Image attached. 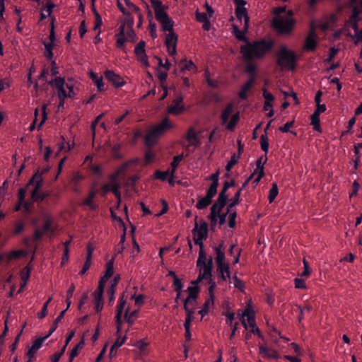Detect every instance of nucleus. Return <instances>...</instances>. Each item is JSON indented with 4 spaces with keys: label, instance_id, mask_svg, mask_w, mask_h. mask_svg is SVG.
Instances as JSON below:
<instances>
[{
    "label": "nucleus",
    "instance_id": "f257e3e1",
    "mask_svg": "<svg viewBox=\"0 0 362 362\" xmlns=\"http://www.w3.org/2000/svg\"><path fill=\"white\" fill-rule=\"evenodd\" d=\"M273 46L272 41L260 40L252 42H247L246 44L241 45L240 53L245 60L252 59H260L269 51Z\"/></svg>",
    "mask_w": 362,
    "mask_h": 362
},
{
    "label": "nucleus",
    "instance_id": "f03ea898",
    "mask_svg": "<svg viewBox=\"0 0 362 362\" xmlns=\"http://www.w3.org/2000/svg\"><path fill=\"white\" fill-rule=\"evenodd\" d=\"M276 63L282 69H287L289 71H294L297 66L298 56L293 50L289 49L286 46L280 47L276 53Z\"/></svg>",
    "mask_w": 362,
    "mask_h": 362
},
{
    "label": "nucleus",
    "instance_id": "7ed1b4c3",
    "mask_svg": "<svg viewBox=\"0 0 362 362\" xmlns=\"http://www.w3.org/2000/svg\"><path fill=\"white\" fill-rule=\"evenodd\" d=\"M296 21L288 16H274L272 21V28L280 36L288 37L292 35Z\"/></svg>",
    "mask_w": 362,
    "mask_h": 362
},
{
    "label": "nucleus",
    "instance_id": "20e7f679",
    "mask_svg": "<svg viewBox=\"0 0 362 362\" xmlns=\"http://www.w3.org/2000/svg\"><path fill=\"white\" fill-rule=\"evenodd\" d=\"M173 128V124L169 120L168 117L163 118L162 122L152 127L145 136V144L148 147H151L158 142V138L163 135L166 130Z\"/></svg>",
    "mask_w": 362,
    "mask_h": 362
},
{
    "label": "nucleus",
    "instance_id": "39448f33",
    "mask_svg": "<svg viewBox=\"0 0 362 362\" xmlns=\"http://www.w3.org/2000/svg\"><path fill=\"white\" fill-rule=\"evenodd\" d=\"M168 6H164L163 3L153 7L156 19L161 24L162 30L164 32H173L174 21L169 17L166 12Z\"/></svg>",
    "mask_w": 362,
    "mask_h": 362
},
{
    "label": "nucleus",
    "instance_id": "423d86ee",
    "mask_svg": "<svg viewBox=\"0 0 362 362\" xmlns=\"http://www.w3.org/2000/svg\"><path fill=\"white\" fill-rule=\"evenodd\" d=\"M115 38L116 47L126 52L125 42L130 41L132 42H135L137 37L133 28L127 29V33L125 34V25L122 24L119 26V33L115 35Z\"/></svg>",
    "mask_w": 362,
    "mask_h": 362
},
{
    "label": "nucleus",
    "instance_id": "0eeeda50",
    "mask_svg": "<svg viewBox=\"0 0 362 362\" xmlns=\"http://www.w3.org/2000/svg\"><path fill=\"white\" fill-rule=\"evenodd\" d=\"M56 228L52 226V219L50 216H46L44 218V223L41 228H36L33 233V240L39 241L42 239L43 235L48 233L53 234Z\"/></svg>",
    "mask_w": 362,
    "mask_h": 362
},
{
    "label": "nucleus",
    "instance_id": "6e6552de",
    "mask_svg": "<svg viewBox=\"0 0 362 362\" xmlns=\"http://www.w3.org/2000/svg\"><path fill=\"white\" fill-rule=\"evenodd\" d=\"M178 40V35L174 32H169L166 34L165 39V45L167 51L170 56H174L177 53V43Z\"/></svg>",
    "mask_w": 362,
    "mask_h": 362
},
{
    "label": "nucleus",
    "instance_id": "1a4fd4ad",
    "mask_svg": "<svg viewBox=\"0 0 362 362\" xmlns=\"http://www.w3.org/2000/svg\"><path fill=\"white\" fill-rule=\"evenodd\" d=\"M197 219V216H195L194 228L192 233L194 237L206 240L208 237V224L204 219H201L199 226Z\"/></svg>",
    "mask_w": 362,
    "mask_h": 362
},
{
    "label": "nucleus",
    "instance_id": "9d476101",
    "mask_svg": "<svg viewBox=\"0 0 362 362\" xmlns=\"http://www.w3.org/2000/svg\"><path fill=\"white\" fill-rule=\"evenodd\" d=\"M183 102V96L180 93L172 102V104L167 108L168 114L173 115H178L181 114L184 110L185 106L182 104Z\"/></svg>",
    "mask_w": 362,
    "mask_h": 362
},
{
    "label": "nucleus",
    "instance_id": "9b49d317",
    "mask_svg": "<svg viewBox=\"0 0 362 362\" xmlns=\"http://www.w3.org/2000/svg\"><path fill=\"white\" fill-rule=\"evenodd\" d=\"M146 42L144 40H141L134 48V54L136 56L138 60L144 64L146 67L150 66L148 57L146 54L145 50Z\"/></svg>",
    "mask_w": 362,
    "mask_h": 362
},
{
    "label": "nucleus",
    "instance_id": "f8f14e48",
    "mask_svg": "<svg viewBox=\"0 0 362 362\" xmlns=\"http://www.w3.org/2000/svg\"><path fill=\"white\" fill-rule=\"evenodd\" d=\"M360 6L362 7V0L360 1ZM362 12L357 6H354L352 13L346 24H351L355 33L359 32L358 22L361 21L359 14Z\"/></svg>",
    "mask_w": 362,
    "mask_h": 362
},
{
    "label": "nucleus",
    "instance_id": "ddd939ff",
    "mask_svg": "<svg viewBox=\"0 0 362 362\" xmlns=\"http://www.w3.org/2000/svg\"><path fill=\"white\" fill-rule=\"evenodd\" d=\"M315 37V30L314 26L312 25L308 35L305 40L303 49L305 51H314L316 49L317 45V42Z\"/></svg>",
    "mask_w": 362,
    "mask_h": 362
},
{
    "label": "nucleus",
    "instance_id": "4468645a",
    "mask_svg": "<svg viewBox=\"0 0 362 362\" xmlns=\"http://www.w3.org/2000/svg\"><path fill=\"white\" fill-rule=\"evenodd\" d=\"M49 85L54 86L58 93V98H67L66 91L64 89L65 78L64 77H56L54 79L47 81Z\"/></svg>",
    "mask_w": 362,
    "mask_h": 362
},
{
    "label": "nucleus",
    "instance_id": "2eb2a0df",
    "mask_svg": "<svg viewBox=\"0 0 362 362\" xmlns=\"http://www.w3.org/2000/svg\"><path fill=\"white\" fill-rule=\"evenodd\" d=\"M114 262H115V257H112L111 259H110L105 266V272L103 276H101L99 283L98 286L105 288V283L107 281V280L113 275L114 274Z\"/></svg>",
    "mask_w": 362,
    "mask_h": 362
},
{
    "label": "nucleus",
    "instance_id": "dca6fc26",
    "mask_svg": "<svg viewBox=\"0 0 362 362\" xmlns=\"http://www.w3.org/2000/svg\"><path fill=\"white\" fill-rule=\"evenodd\" d=\"M104 75L105 78L112 83L115 88L122 87L125 83L122 78L112 70H106Z\"/></svg>",
    "mask_w": 362,
    "mask_h": 362
},
{
    "label": "nucleus",
    "instance_id": "f3484780",
    "mask_svg": "<svg viewBox=\"0 0 362 362\" xmlns=\"http://www.w3.org/2000/svg\"><path fill=\"white\" fill-rule=\"evenodd\" d=\"M211 266V270L213 269V258L210 256L209 258L206 257L205 250H199L198 259L197 260V267L201 270L204 269L206 267Z\"/></svg>",
    "mask_w": 362,
    "mask_h": 362
},
{
    "label": "nucleus",
    "instance_id": "a211bd4d",
    "mask_svg": "<svg viewBox=\"0 0 362 362\" xmlns=\"http://www.w3.org/2000/svg\"><path fill=\"white\" fill-rule=\"evenodd\" d=\"M103 293L104 288L98 286L97 289L93 293L95 301V310L100 313L103 308Z\"/></svg>",
    "mask_w": 362,
    "mask_h": 362
},
{
    "label": "nucleus",
    "instance_id": "6ab92c4d",
    "mask_svg": "<svg viewBox=\"0 0 362 362\" xmlns=\"http://www.w3.org/2000/svg\"><path fill=\"white\" fill-rule=\"evenodd\" d=\"M216 194L214 192L207 189L205 197L199 199L196 204L197 209L201 210L206 208L212 202V198Z\"/></svg>",
    "mask_w": 362,
    "mask_h": 362
},
{
    "label": "nucleus",
    "instance_id": "aec40b11",
    "mask_svg": "<svg viewBox=\"0 0 362 362\" xmlns=\"http://www.w3.org/2000/svg\"><path fill=\"white\" fill-rule=\"evenodd\" d=\"M235 13L236 18L239 21H241L242 18H244V29L245 31H247L249 27L250 17L247 14L246 8H235Z\"/></svg>",
    "mask_w": 362,
    "mask_h": 362
},
{
    "label": "nucleus",
    "instance_id": "412c9836",
    "mask_svg": "<svg viewBox=\"0 0 362 362\" xmlns=\"http://www.w3.org/2000/svg\"><path fill=\"white\" fill-rule=\"evenodd\" d=\"M245 316H247V322H248L249 326L251 325H255L256 324L255 315L254 310L250 309V308H245V310H244V312H243V313L242 315V323L244 325L245 329L247 328V325L245 322V320L244 319Z\"/></svg>",
    "mask_w": 362,
    "mask_h": 362
},
{
    "label": "nucleus",
    "instance_id": "4be33fe9",
    "mask_svg": "<svg viewBox=\"0 0 362 362\" xmlns=\"http://www.w3.org/2000/svg\"><path fill=\"white\" fill-rule=\"evenodd\" d=\"M255 81V76H250L248 81L242 86L238 96L242 100L247 99V91L250 90Z\"/></svg>",
    "mask_w": 362,
    "mask_h": 362
},
{
    "label": "nucleus",
    "instance_id": "5701e85b",
    "mask_svg": "<svg viewBox=\"0 0 362 362\" xmlns=\"http://www.w3.org/2000/svg\"><path fill=\"white\" fill-rule=\"evenodd\" d=\"M259 353L264 354V356L266 358H276V359L279 358V353L277 352V351H276L274 349H269V348L264 346H260L259 347Z\"/></svg>",
    "mask_w": 362,
    "mask_h": 362
},
{
    "label": "nucleus",
    "instance_id": "b1692460",
    "mask_svg": "<svg viewBox=\"0 0 362 362\" xmlns=\"http://www.w3.org/2000/svg\"><path fill=\"white\" fill-rule=\"evenodd\" d=\"M126 339V336L123 337L122 339L120 338V336L118 337L110 348L109 353L110 358L116 356L117 349L125 342Z\"/></svg>",
    "mask_w": 362,
    "mask_h": 362
},
{
    "label": "nucleus",
    "instance_id": "393cba45",
    "mask_svg": "<svg viewBox=\"0 0 362 362\" xmlns=\"http://www.w3.org/2000/svg\"><path fill=\"white\" fill-rule=\"evenodd\" d=\"M228 197H218L217 200L211 206V211L216 212H221L223 207L226 205Z\"/></svg>",
    "mask_w": 362,
    "mask_h": 362
},
{
    "label": "nucleus",
    "instance_id": "a878e982",
    "mask_svg": "<svg viewBox=\"0 0 362 362\" xmlns=\"http://www.w3.org/2000/svg\"><path fill=\"white\" fill-rule=\"evenodd\" d=\"M186 139L190 142V145L197 146L200 142L193 127H190L187 132Z\"/></svg>",
    "mask_w": 362,
    "mask_h": 362
},
{
    "label": "nucleus",
    "instance_id": "bb28decb",
    "mask_svg": "<svg viewBox=\"0 0 362 362\" xmlns=\"http://www.w3.org/2000/svg\"><path fill=\"white\" fill-rule=\"evenodd\" d=\"M219 170H217V171L212 175H210L208 178L206 180H211L212 183L210 185L208 189L211 190L214 192V193H217V187L218 186V177H219Z\"/></svg>",
    "mask_w": 362,
    "mask_h": 362
},
{
    "label": "nucleus",
    "instance_id": "cd10ccee",
    "mask_svg": "<svg viewBox=\"0 0 362 362\" xmlns=\"http://www.w3.org/2000/svg\"><path fill=\"white\" fill-rule=\"evenodd\" d=\"M310 124L313 126V129L319 133H322V129L320 126V115L314 112L310 116Z\"/></svg>",
    "mask_w": 362,
    "mask_h": 362
},
{
    "label": "nucleus",
    "instance_id": "c85d7f7f",
    "mask_svg": "<svg viewBox=\"0 0 362 362\" xmlns=\"http://www.w3.org/2000/svg\"><path fill=\"white\" fill-rule=\"evenodd\" d=\"M85 345L84 337H82L80 341L73 348L69 355V362H72L74 358L78 355V351L82 349Z\"/></svg>",
    "mask_w": 362,
    "mask_h": 362
},
{
    "label": "nucleus",
    "instance_id": "c756f323",
    "mask_svg": "<svg viewBox=\"0 0 362 362\" xmlns=\"http://www.w3.org/2000/svg\"><path fill=\"white\" fill-rule=\"evenodd\" d=\"M223 249V242H221L217 247H215L216 257L215 258L216 264L225 262V252L222 250Z\"/></svg>",
    "mask_w": 362,
    "mask_h": 362
},
{
    "label": "nucleus",
    "instance_id": "7c9ffc66",
    "mask_svg": "<svg viewBox=\"0 0 362 362\" xmlns=\"http://www.w3.org/2000/svg\"><path fill=\"white\" fill-rule=\"evenodd\" d=\"M210 276H212V271L211 266L209 265V267H206L204 269L201 270V269H199V275L197 279L200 283L204 279L207 280Z\"/></svg>",
    "mask_w": 362,
    "mask_h": 362
},
{
    "label": "nucleus",
    "instance_id": "2f4dec72",
    "mask_svg": "<svg viewBox=\"0 0 362 362\" xmlns=\"http://www.w3.org/2000/svg\"><path fill=\"white\" fill-rule=\"evenodd\" d=\"M90 76L93 81L95 83L97 86L98 90L101 92L104 90V83L103 79L102 76H98L97 74L90 72Z\"/></svg>",
    "mask_w": 362,
    "mask_h": 362
},
{
    "label": "nucleus",
    "instance_id": "473e14b6",
    "mask_svg": "<svg viewBox=\"0 0 362 362\" xmlns=\"http://www.w3.org/2000/svg\"><path fill=\"white\" fill-rule=\"evenodd\" d=\"M233 105L231 103H230L226 105L225 109L223 110L221 115V119L223 124H226L228 122L230 115L233 111Z\"/></svg>",
    "mask_w": 362,
    "mask_h": 362
},
{
    "label": "nucleus",
    "instance_id": "72a5a7b5",
    "mask_svg": "<svg viewBox=\"0 0 362 362\" xmlns=\"http://www.w3.org/2000/svg\"><path fill=\"white\" fill-rule=\"evenodd\" d=\"M186 291L188 293V296L189 298H192V301L194 303H197L199 293L200 292V288L198 286H189Z\"/></svg>",
    "mask_w": 362,
    "mask_h": 362
},
{
    "label": "nucleus",
    "instance_id": "f704fd0d",
    "mask_svg": "<svg viewBox=\"0 0 362 362\" xmlns=\"http://www.w3.org/2000/svg\"><path fill=\"white\" fill-rule=\"evenodd\" d=\"M240 190H238L233 197L229 200V203L227 206V213H229L232 208L238 205L240 203Z\"/></svg>",
    "mask_w": 362,
    "mask_h": 362
},
{
    "label": "nucleus",
    "instance_id": "c9c22d12",
    "mask_svg": "<svg viewBox=\"0 0 362 362\" xmlns=\"http://www.w3.org/2000/svg\"><path fill=\"white\" fill-rule=\"evenodd\" d=\"M138 161H139V159H137V158L129 160L128 161L124 162L119 167H118L115 172L119 176L120 175L124 174L125 173L127 168L131 164L137 163Z\"/></svg>",
    "mask_w": 362,
    "mask_h": 362
},
{
    "label": "nucleus",
    "instance_id": "e433bc0d",
    "mask_svg": "<svg viewBox=\"0 0 362 362\" xmlns=\"http://www.w3.org/2000/svg\"><path fill=\"white\" fill-rule=\"evenodd\" d=\"M214 300H215V298H212V300H211V297H209L205 300L202 309L199 311V314H200L202 315V317H204L209 313V305H210V304L214 305Z\"/></svg>",
    "mask_w": 362,
    "mask_h": 362
},
{
    "label": "nucleus",
    "instance_id": "4c0bfd02",
    "mask_svg": "<svg viewBox=\"0 0 362 362\" xmlns=\"http://www.w3.org/2000/svg\"><path fill=\"white\" fill-rule=\"evenodd\" d=\"M95 196V192L94 190H91L88 197L83 201V204L86 206H89L91 209L95 210L98 208V205L94 204L93 202V199Z\"/></svg>",
    "mask_w": 362,
    "mask_h": 362
},
{
    "label": "nucleus",
    "instance_id": "58836bf2",
    "mask_svg": "<svg viewBox=\"0 0 362 362\" xmlns=\"http://www.w3.org/2000/svg\"><path fill=\"white\" fill-rule=\"evenodd\" d=\"M139 310H134L129 313V308L127 309L124 313L125 321L131 326L134 322V318L137 317Z\"/></svg>",
    "mask_w": 362,
    "mask_h": 362
},
{
    "label": "nucleus",
    "instance_id": "ea45409f",
    "mask_svg": "<svg viewBox=\"0 0 362 362\" xmlns=\"http://www.w3.org/2000/svg\"><path fill=\"white\" fill-rule=\"evenodd\" d=\"M240 119V112L238 111L233 115L230 121L226 125V129L229 131H233Z\"/></svg>",
    "mask_w": 362,
    "mask_h": 362
},
{
    "label": "nucleus",
    "instance_id": "a19ab883",
    "mask_svg": "<svg viewBox=\"0 0 362 362\" xmlns=\"http://www.w3.org/2000/svg\"><path fill=\"white\" fill-rule=\"evenodd\" d=\"M279 194L278 185L276 182H273L269 192L268 199L269 203H272Z\"/></svg>",
    "mask_w": 362,
    "mask_h": 362
},
{
    "label": "nucleus",
    "instance_id": "79ce46f5",
    "mask_svg": "<svg viewBox=\"0 0 362 362\" xmlns=\"http://www.w3.org/2000/svg\"><path fill=\"white\" fill-rule=\"evenodd\" d=\"M233 33L238 40L246 42L248 41L247 37L245 35V33L240 30L238 27L235 25H233Z\"/></svg>",
    "mask_w": 362,
    "mask_h": 362
},
{
    "label": "nucleus",
    "instance_id": "37998d69",
    "mask_svg": "<svg viewBox=\"0 0 362 362\" xmlns=\"http://www.w3.org/2000/svg\"><path fill=\"white\" fill-rule=\"evenodd\" d=\"M184 158V154L181 153L180 155L175 156L173 157V160L170 163L171 166V172L170 174H175L177 166L179 165L180 162Z\"/></svg>",
    "mask_w": 362,
    "mask_h": 362
},
{
    "label": "nucleus",
    "instance_id": "c03bdc74",
    "mask_svg": "<svg viewBox=\"0 0 362 362\" xmlns=\"http://www.w3.org/2000/svg\"><path fill=\"white\" fill-rule=\"evenodd\" d=\"M48 196H49L48 193L38 191V192L35 193V196H33V194H31V199H32L33 202L40 203L45 199H46Z\"/></svg>",
    "mask_w": 362,
    "mask_h": 362
},
{
    "label": "nucleus",
    "instance_id": "a18cd8bd",
    "mask_svg": "<svg viewBox=\"0 0 362 362\" xmlns=\"http://www.w3.org/2000/svg\"><path fill=\"white\" fill-rule=\"evenodd\" d=\"M260 145L262 150L267 154L269 151L268 134H262L261 135Z\"/></svg>",
    "mask_w": 362,
    "mask_h": 362
},
{
    "label": "nucleus",
    "instance_id": "49530a36",
    "mask_svg": "<svg viewBox=\"0 0 362 362\" xmlns=\"http://www.w3.org/2000/svg\"><path fill=\"white\" fill-rule=\"evenodd\" d=\"M30 271L31 267L29 264H28L23 269V270L21 272V279L22 282H25V284H27V281L30 278Z\"/></svg>",
    "mask_w": 362,
    "mask_h": 362
},
{
    "label": "nucleus",
    "instance_id": "de8ad7c7",
    "mask_svg": "<svg viewBox=\"0 0 362 362\" xmlns=\"http://www.w3.org/2000/svg\"><path fill=\"white\" fill-rule=\"evenodd\" d=\"M121 148V144H117L114 145L112 148V156L114 159L120 160L123 158L124 156L121 153H119V150Z\"/></svg>",
    "mask_w": 362,
    "mask_h": 362
},
{
    "label": "nucleus",
    "instance_id": "09e8293b",
    "mask_svg": "<svg viewBox=\"0 0 362 362\" xmlns=\"http://www.w3.org/2000/svg\"><path fill=\"white\" fill-rule=\"evenodd\" d=\"M10 315V311L8 310L7 312V315L6 317V319L4 320V329L1 334H0V346H2L4 344L5 341V337L7 334V332L8 331V318Z\"/></svg>",
    "mask_w": 362,
    "mask_h": 362
},
{
    "label": "nucleus",
    "instance_id": "8fccbe9b",
    "mask_svg": "<svg viewBox=\"0 0 362 362\" xmlns=\"http://www.w3.org/2000/svg\"><path fill=\"white\" fill-rule=\"evenodd\" d=\"M25 255V252L23 250H13L10 252L7 255L8 262H10L13 259H16L22 257Z\"/></svg>",
    "mask_w": 362,
    "mask_h": 362
},
{
    "label": "nucleus",
    "instance_id": "3c124183",
    "mask_svg": "<svg viewBox=\"0 0 362 362\" xmlns=\"http://www.w3.org/2000/svg\"><path fill=\"white\" fill-rule=\"evenodd\" d=\"M207 280L209 281L208 283L209 284V287L208 288L209 297H211V300H212V298H215L214 290L216 288V284L215 281L212 279V276L208 278Z\"/></svg>",
    "mask_w": 362,
    "mask_h": 362
},
{
    "label": "nucleus",
    "instance_id": "603ef678",
    "mask_svg": "<svg viewBox=\"0 0 362 362\" xmlns=\"http://www.w3.org/2000/svg\"><path fill=\"white\" fill-rule=\"evenodd\" d=\"M44 183L43 178L41 177L40 175H38L37 179L36 180L34 185V189L31 192V194H33V196L35 195V193L38 192V191H40V189L42 188Z\"/></svg>",
    "mask_w": 362,
    "mask_h": 362
},
{
    "label": "nucleus",
    "instance_id": "864d4df0",
    "mask_svg": "<svg viewBox=\"0 0 362 362\" xmlns=\"http://www.w3.org/2000/svg\"><path fill=\"white\" fill-rule=\"evenodd\" d=\"M240 158L238 156H236V153H233L230 157V160L228 162L226 165V170L229 172L233 167L238 162Z\"/></svg>",
    "mask_w": 362,
    "mask_h": 362
},
{
    "label": "nucleus",
    "instance_id": "5fc2aeb1",
    "mask_svg": "<svg viewBox=\"0 0 362 362\" xmlns=\"http://www.w3.org/2000/svg\"><path fill=\"white\" fill-rule=\"evenodd\" d=\"M125 16L124 18V25L127 26L128 29L133 28L134 23V19L133 16L129 13H127L126 14H124Z\"/></svg>",
    "mask_w": 362,
    "mask_h": 362
},
{
    "label": "nucleus",
    "instance_id": "6e6d98bb",
    "mask_svg": "<svg viewBox=\"0 0 362 362\" xmlns=\"http://www.w3.org/2000/svg\"><path fill=\"white\" fill-rule=\"evenodd\" d=\"M191 303H194V301H192V298H189V296L185 299H184L183 308L185 313L194 312V308H190Z\"/></svg>",
    "mask_w": 362,
    "mask_h": 362
},
{
    "label": "nucleus",
    "instance_id": "4d7b16f0",
    "mask_svg": "<svg viewBox=\"0 0 362 362\" xmlns=\"http://www.w3.org/2000/svg\"><path fill=\"white\" fill-rule=\"evenodd\" d=\"M228 226L230 228H234L236 226L235 218L237 217V212L235 211H230L228 213Z\"/></svg>",
    "mask_w": 362,
    "mask_h": 362
},
{
    "label": "nucleus",
    "instance_id": "13d9d810",
    "mask_svg": "<svg viewBox=\"0 0 362 362\" xmlns=\"http://www.w3.org/2000/svg\"><path fill=\"white\" fill-rule=\"evenodd\" d=\"M218 213L216 211H211L209 215L208 216V218L211 222V228L213 230L217 223V218Z\"/></svg>",
    "mask_w": 362,
    "mask_h": 362
},
{
    "label": "nucleus",
    "instance_id": "bf43d9fd",
    "mask_svg": "<svg viewBox=\"0 0 362 362\" xmlns=\"http://www.w3.org/2000/svg\"><path fill=\"white\" fill-rule=\"evenodd\" d=\"M182 62H186V64L181 68V72H185V71H190L196 68V66L194 65L192 60L187 62L186 59H185L180 61V64Z\"/></svg>",
    "mask_w": 362,
    "mask_h": 362
},
{
    "label": "nucleus",
    "instance_id": "052dcab7",
    "mask_svg": "<svg viewBox=\"0 0 362 362\" xmlns=\"http://www.w3.org/2000/svg\"><path fill=\"white\" fill-rule=\"evenodd\" d=\"M194 312L186 313V318L184 323L185 329H190L191 322L194 319Z\"/></svg>",
    "mask_w": 362,
    "mask_h": 362
},
{
    "label": "nucleus",
    "instance_id": "680f3d73",
    "mask_svg": "<svg viewBox=\"0 0 362 362\" xmlns=\"http://www.w3.org/2000/svg\"><path fill=\"white\" fill-rule=\"evenodd\" d=\"M267 156L265 157L264 162H262V157H260L259 158H258L256 161V169L255 170V173L264 172V165L267 162Z\"/></svg>",
    "mask_w": 362,
    "mask_h": 362
},
{
    "label": "nucleus",
    "instance_id": "e2e57ef3",
    "mask_svg": "<svg viewBox=\"0 0 362 362\" xmlns=\"http://www.w3.org/2000/svg\"><path fill=\"white\" fill-rule=\"evenodd\" d=\"M168 175V171H160V170H156L154 173V178L165 181L167 179Z\"/></svg>",
    "mask_w": 362,
    "mask_h": 362
},
{
    "label": "nucleus",
    "instance_id": "0e129e2a",
    "mask_svg": "<svg viewBox=\"0 0 362 362\" xmlns=\"http://www.w3.org/2000/svg\"><path fill=\"white\" fill-rule=\"evenodd\" d=\"M295 119H293L291 122H287L284 126L279 127V130L283 133H287L290 132V128L294 124Z\"/></svg>",
    "mask_w": 362,
    "mask_h": 362
},
{
    "label": "nucleus",
    "instance_id": "69168bd1",
    "mask_svg": "<svg viewBox=\"0 0 362 362\" xmlns=\"http://www.w3.org/2000/svg\"><path fill=\"white\" fill-rule=\"evenodd\" d=\"M120 187L121 185L119 183L112 185L111 187V192L115 194L117 200L121 199V192L119 191Z\"/></svg>",
    "mask_w": 362,
    "mask_h": 362
},
{
    "label": "nucleus",
    "instance_id": "338daca9",
    "mask_svg": "<svg viewBox=\"0 0 362 362\" xmlns=\"http://www.w3.org/2000/svg\"><path fill=\"white\" fill-rule=\"evenodd\" d=\"M120 187L121 185L119 183L112 185L111 187V192L115 194L117 200L121 199V192L119 191Z\"/></svg>",
    "mask_w": 362,
    "mask_h": 362
},
{
    "label": "nucleus",
    "instance_id": "774afa93",
    "mask_svg": "<svg viewBox=\"0 0 362 362\" xmlns=\"http://www.w3.org/2000/svg\"><path fill=\"white\" fill-rule=\"evenodd\" d=\"M46 339H47V337H39L37 339H35L31 346L33 349L38 350L42 346L43 341Z\"/></svg>",
    "mask_w": 362,
    "mask_h": 362
}]
</instances>
